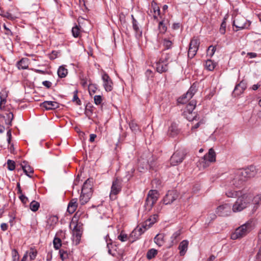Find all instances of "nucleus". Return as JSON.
<instances>
[{"label": "nucleus", "instance_id": "obj_1", "mask_svg": "<svg viewBox=\"0 0 261 261\" xmlns=\"http://www.w3.org/2000/svg\"><path fill=\"white\" fill-rule=\"evenodd\" d=\"M226 195L231 198L238 197L232 207V210L234 213L241 212L246 208L252 197L250 194L242 193L241 191L228 190L226 192Z\"/></svg>", "mask_w": 261, "mask_h": 261}, {"label": "nucleus", "instance_id": "obj_2", "mask_svg": "<svg viewBox=\"0 0 261 261\" xmlns=\"http://www.w3.org/2000/svg\"><path fill=\"white\" fill-rule=\"evenodd\" d=\"M251 223L247 222L236 229L231 234L232 240H237L245 236L251 230Z\"/></svg>", "mask_w": 261, "mask_h": 261}, {"label": "nucleus", "instance_id": "obj_3", "mask_svg": "<svg viewBox=\"0 0 261 261\" xmlns=\"http://www.w3.org/2000/svg\"><path fill=\"white\" fill-rule=\"evenodd\" d=\"M158 192L156 190H151L149 191L146 199L144 206L145 210L149 211L158 199Z\"/></svg>", "mask_w": 261, "mask_h": 261}, {"label": "nucleus", "instance_id": "obj_4", "mask_svg": "<svg viewBox=\"0 0 261 261\" xmlns=\"http://www.w3.org/2000/svg\"><path fill=\"white\" fill-rule=\"evenodd\" d=\"M186 156V153L184 150H177L174 152L170 158V162L172 166H176L182 162Z\"/></svg>", "mask_w": 261, "mask_h": 261}, {"label": "nucleus", "instance_id": "obj_5", "mask_svg": "<svg viewBox=\"0 0 261 261\" xmlns=\"http://www.w3.org/2000/svg\"><path fill=\"white\" fill-rule=\"evenodd\" d=\"M122 187V180L118 177L116 178L112 182L110 198L111 199H115L116 196L121 191Z\"/></svg>", "mask_w": 261, "mask_h": 261}, {"label": "nucleus", "instance_id": "obj_6", "mask_svg": "<svg viewBox=\"0 0 261 261\" xmlns=\"http://www.w3.org/2000/svg\"><path fill=\"white\" fill-rule=\"evenodd\" d=\"M256 173V167L251 165L245 169H238L237 174L238 176H242L246 181L248 178L255 176Z\"/></svg>", "mask_w": 261, "mask_h": 261}, {"label": "nucleus", "instance_id": "obj_7", "mask_svg": "<svg viewBox=\"0 0 261 261\" xmlns=\"http://www.w3.org/2000/svg\"><path fill=\"white\" fill-rule=\"evenodd\" d=\"M216 161V153L213 148L209 149L207 153L205 154L201 159L200 164H202L203 168L209 166L210 163L215 162Z\"/></svg>", "mask_w": 261, "mask_h": 261}, {"label": "nucleus", "instance_id": "obj_8", "mask_svg": "<svg viewBox=\"0 0 261 261\" xmlns=\"http://www.w3.org/2000/svg\"><path fill=\"white\" fill-rule=\"evenodd\" d=\"M199 44L200 41L197 38L194 37L191 40L188 53V56L189 58L192 59L196 55L199 48Z\"/></svg>", "mask_w": 261, "mask_h": 261}, {"label": "nucleus", "instance_id": "obj_9", "mask_svg": "<svg viewBox=\"0 0 261 261\" xmlns=\"http://www.w3.org/2000/svg\"><path fill=\"white\" fill-rule=\"evenodd\" d=\"M233 25L238 30H242L247 28L249 26V23L243 16L237 15L233 21Z\"/></svg>", "mask_w": 261, "mask_h": 261}, {"label": "nucleus", "instance_id": "obj_10", "mask_svg": "<svg viewBox=\"0 0 261 261\" xmlns=\"http://www.w3.org/2000/svg\"><path fill=\"white\" fill-rule=\"evenodd\" d=\"M238 170L235 171L230 176V185L236 188L241 187L245 181L242 176L238 175Z\"/></svg>", "mask_w": 261, "mask_h": 261}, {"label": "nucleus", "instance_id": "obj_11", "mask_svg": "<svg viewBox=\"0 0 261 261\" xmlns=\"http://www.w3.org/2000/svg\"><path fill=\"white\" fill-rule=\"evenodd\" d=\"M231 205L230 204H223L217 207L216 213L219 216H227L231 213Z\"/></svg>", "mask_w": 261, "mask_h": 261}, {"label": "nucleus", "instance_id": "obj_12", "mask_svg": "<svg viewBox=\"0 0 261 261\" xmlns=\"http://www.w3.org/2000/svg\"><path fill=\"white\" fill-rule=\"evenodd\" d=\"M178 197V192L175 190L169 191L163 199L165 204H169L172 203Z\"/></svg>", "mask_w": 261, "mask_h": 261}, {"label": "nucleus", "instance_id": "obj_13", "mask_svg": "<svg viewBox=\"0 0 261 261\" xmlns=\"http://www.w3.org/2000/svg\"><path fill=\"white\" fill-rule=\"evenodd\" d=\"M102 80L105 90L107 92L111 91L113 89V82L110 76L106 72L102 75Z\"/></svg>", "mask_w": 261, "mask_h": 261}, {"label": "nucleus", "instance_id": "obj_14", "mask_svg": "<svg viewBox=\"0 0 261 261\" xmlns=\"http://www.w3.org/2000/svg\"><path fill=\"white\" fill-rule=\"evenodd\" d=\"M146 230L142 227V225L139 228H135L129 235L130 241L133 242L138 239L141 235L143 234Z\"/></svg>", "mask_w": 261, "mask_h": 261}, {"label": "nucleus", "instance_id": "obj_15", "mask_svg": "<svg viewBox=\"0 0 261 261\" xmlns=\"http://www.w3.org/2000/svg\"><path fill=\"white\" fill-rule=\"evenodd\" d=\"M158 218V215L156 214L151 216L150 218L142 223V227H143L145 230L148 229L156 222Z\"/></svg>", "mask_w": 261, "mask_h": 261}, {"label": "nucleus", "instance_id": "obj_16", "mask_svg": "<svg viewBox=\"0 0 261 261\" xmlns=\"http://www.w3.org/2000/svg\"><path fill=\"white\" fill-rule=\"evenodd\" d=\"M92 183L93 179L88 178L87 179L83 184L82 192H84L85 194H89L90 193L92 194Z\"/></svg>", "mask_w": 261, "mask_h": 261}, {"label": "nucleus", "instance_id": "obj_17", "mask_svg": "<svg viewBox=\"0 0 261 261\" xmlns=\"http://www.w3.org/2000/svg\"><path fill=\"white\" fill-rule=\"evenodd\" d=\"M168 65L166 63H164L161 60H159V61H156L155 63V67L156 68V71L159 73H163L166 72L168 69Z\"/></svg>", "mask_w": 261, "mask_h": 261}, {"label": "nucleus", "instance_id": "obj_18", "mask_svg": "<svg viewBox=\"0 0 261 261\" xmlns=\"http://www.w3.org/2000/svg\"><path fill=\"white\" fill-rule=\"evenodd\" d=\"M41 106L46 110H53L58 108L59 104L56 101H45L41 104Z\"/></svg>", "mask_w": 261, "mask_h": 261}, {"label": "nucleus", "instance_id": "obj_19", "mask_svg": "<svg viewBox=\"0 0 261 261\" xmlns=\"http://www.w3.org/2000/svg\"><path fill=\"white\" fill-rule=\"evenodd\" d=\"M22 169L25 174L29 177H31L32 175L34 172L33 169L25 161H23L21 164Z\"/></svg>", "mask_w": 261, "mask_h": 261}, {"label": "nucleus", "instance_id": "obj_20", "mask_svg": "<svg viewBox=\"0 0 261 261\" xmlns=\"http://www.w3.org/2000/svg\"><path fill=\"white\" fill-rule=\"evenodd\" d=\"M189 245V242L187 240H183L181 241L178 246L179 250V254L180 256H183L185 254L187 251Z\"/></svg>", "mask_w": 261, "mask_h": 261}, {"label": "nucleus", "instance_id": "obj_21", "mask_svg": "<svg viewBox=\"0 0 261 261\" xmlns=\"http://www.w3.org/2000/svg\"><path fill=\"white\" fill-rule=\"evenodd\" d=\"M77 199L76 198H74L72 199L68 203L67 211L70 214H72L75 211L77 206Z\"/></svg>", "mask_w": 261, "mask_h": 261}, {"label": "nucleus", "instance_id": "obj_22", "mask_svg": "<svg viewBox=\"0 0 261 261\" xmlns=\"http://www.w3.org/2000/svg\"><path fill=\"white\" fill-rule=\"evenodd\" d=\"M196 101L192 100L190 103L186 106L183 115H187L188 113L189 115H191L193 113V110L195 109L196 107Z\"/></svg>", "mask_w": 261, "mask_h": 261}, {"label": "nucleus", "instance_id": "obj_23", "mask_svg": "<svg viewBox=\"0 0 261 261\" xmlns=\"http://www.w3.org/2000/svg\"><path fill=\"white\" fill-rule=\"evenodd\" d=\"M161 20L159 21L158 29L161 33L164 34L167 29V27L166 25L165 19L163 18L162 16H160Z\"/></svg>", "mask_w": 261, "mask_h": 261}, {"label": "nucleus", "instance_id": "obj_24", "mask_svg": "<svg viewBox=\"0 0 261 261\" xmlns=\"http://www.w3.org/2000/svg\"><path fill=\"white\" fill-rule=\"evenodd\" d=\"M138 164V170L140 172H142L143 170L147 169L148 167V162L143 159H139Z\"/></svg>", "mask_w": 261, "mask_h": 261}, {"label": "nucleus", "instance_id": "obj_25", "mask_svg": "<svg viewBox=\"0 0 261 261\" xmlns=\"http://www.w3.org/2000/svg\"><path fill=\"white\" fill-rule=\"evenodd\" d=\"M92 194L90 193L89 194H85L84 192H82L80 198V201L81 204L84 205L90 199Z\"/></svg>", "mask_w": 261, "mask_h": 261}, {"label": "nucleus", "instance_id": "obj_26", "mask_svg": "<svg viewBox=\"0 0 261 261\" xmlns=\"http://www.w3.org/2000/svg\"><path fill=\"white\" fill-rule=\"evenodd\" d=\"M57 73L59 77L64 78L67 75L68 70L65 68V66L62 65L58 68Z\"/></svg>", "mask_w": 261, "mask_h": 261}, {"label": "nucleus", "instance_id": "obj_27", "mask_svg": "<svg viewBox=\"0 0 261 261\" xmlns=\"http://www.w3.org/2000/svg\"><path fill=\"white\" fill-rule=\"evenodd\" d=\"M133 28L135 32L136 36L137 37H140L142 36V31L140 29L138 23L136 20H134L133 22Z\"/></svg>", "mask_w": 261, "mask_h": 261}, {"label": "nucleus", "instance_id": "obj_28", "mask_svg": "<svg viewBox=\"0 0 261 261\" xmlns=\"http://www.w3.org/2000/svg\"><path fill=\"white\" fill-rule=\"evenodd\" d=\"M154 243L159 247L162 246L164 243V236L162 234H158L154 238Z\"/></svg>", "mask_w": 261, "mask_h": 261}, {"label": "nucleus", "instance_id": "obj_29", "mask_svg": "<svg viewBox=\"0 0 261 261\" xmlns=\"http://www.w3.org/2000/svg\"><path fill=\"white\" fill-rule=\"evenodd\" d=\"M28 60L27 59H22L17 63V67L19 69H25L28 68Z\"/></svg>", "mask_w": 261, "mask_h": 261}, {"label": "nucleus", "instance_id": "obj_30", "mask_svg": "<svg viewBox=\"0 0 261 261\" xmlns=\"http://www.w3.org/2000/svg\"><path fill=\"white\" fill-rule=\"evenodd\" d=\"M216 66V63H215L211 60H207L205 62V68L210 71L213 70L215 69Z\"/></svg>", "mask_w": 261, "mask_h": 261}, {"label": "nucleus", "instance_id": "obj_31", "mask_svg": "<svg viewBox=\"0 0 261 261\" xmlns=\"http://www.w3.org/2000/svg\"><path fill=\"white\" fill-rule=\"evenodd\" d=\"M180 234V230H178L173 233V234L171 237V241L172 244H176L177 243V239L179 238Z\"/></svg>", "mask_w": 261, "mask_h": 261}, {"label": "nucleus", "instance_id": "obj_32", "mask_svg": "<svg viewBox=\"0 0 261 261\" xmlns=\"http://www.w3.org/2000/svg\"><path fill=\"white\" fill-rule=\"evenodd\" d=\"M40 206L39 202L35 200L32 201L30 204V208L33 212H36Z\"/></svg>", "mask_w": 261, "mask_h": 261}, {"label": "nucleus", "instance_id": "obj_33", "mask_svg": "<svg viewBox=\"0 0 261 261\" xmlns=\"http://www.w3.org/2000/svg\"><path fill=\"white\" fill-rule=\"evenodd\" d=\"M157 253L158 251L154 249H151L147 252V258L149 259H152L157 254Z\"/></svg>", "mask_w": 261, "mask_h": 261}, {"label": "nucleus", "instance_id": "obj_34", "mask_svg": "<svg viewBox=\"0 0 261 261\" xmlns=\"http://www.w3.org/2000/svg\"><path fill=\"white\" fill-rule=\"evenodd\" d=\"M170 58H171V56H170V54H167V53H166V54L163 53L162 55L161 58L160 59V60H161V61H162L163 62H164V63H166L167 65H168V64L170 62Z\"/></svg>", "mask_w": 261, "mask_h": 261}, {"label": "nucleus", "instance_id": "obj_35", "mask_svg": "<svg viewBox=\"0 0 261 261\" xmlns=\"http://www.w3.org/2000/svg\"><path fill=\"white\" fill-rule=\"evenodd\" d=\"M196 91V86H195L194 85H193L190 87V88L188 91V92L186 93L187 95L189 96V99L192 98V97L193 96V95L195 93Z\"/></svg>", "mask_w": 261, "mask_h": 261}, {"label": "nucleus", "instance_id": "obj_36", "mask_svg": "<svg viewBox=\"0 0 261 261\" xmlns=\"http://www.w3.org/2000/svg\"><path fill=\"white\" fill-rule=\"evenodd\" d=\"M129 125L131 130L135 133H136L139 131V128L138 124L134 121H131L129 123Z\"/></svg>", "mask_w": 261, "mask_h": 261}, {"label": "nucleus", "instance_id": "obj_37", "mask_svg": "<svg viewBox=\"0 0 261 261\" xmlns=\"http://www.w3.org/2000/svg\"><path fill=\"white\" fill-rule=\"evenodd\" d=\"M244 91V90L242 89L240 87H238V85H237L234 89L232 94L234 96H238L242 94Z\"/></svg>", "mask_w": 261, "mask_h": 261}, {"label": "nucleus", "instance_id": "obj_38", "mask_svg": "<svg viewBox=\"0 0 261 261\" xmlns=\"http://www.w3.org/2000/svg\"><path fill=\"white\" fill-rule=\"evenodd\" d=\"M60 257L62 261H64L68 257L67 251L61 249L59 251Z\"/></svg>", "mask_w": 261, "mask_h": 261}, {"label": "nucleus", "instance_id": "obj_39", "mask_svg": "<svg viewBox=\"0 0 261 261\" xmlns=\"http://www.w3.org/2000/svg\"><path fill=\"white\" fill-rule=\"evenodd\" d=\"M54 247L55 249L58 250L61 246V240L60 238H55L53 241Z\"/></svg>", "mask_w": 261, "mask_h": 261}, {"label": "nucleus", "instance_id": "obj_40", "mask_svg": "<svg viewBox=\"0 0 261 261\" xmlns=\"http://www.w3.org/2000/svg\"><path fill=\"white\" fill-rule=\"evenodd\" d=\"M190 99H189V96L187 95V93H186L178 98L177 102L179 103H185Z\"/></svg>", "mask_w": 261, "mask_h": 261}, {"label": "nucleus", "instance_id": "obj_41", "mask_svg": "<svg viewBox=\"0 0 261 261\" xmlns=\"http://www.w3.org/2000/svg\"><path fill=\"white\" fill-rule=\"evenodd\" d=\"M109 237V235L107 234L106 237H105V239H106V241L107 243V248L108 249V253L113 255V256H115V253L113 252L112 249H111V247H112V243L111 242H109L108 241V239L107 238Z\"/></svg>", "mask_w": 261, "mask_h": 261}, {"label": "nucleus", "instance_id": "obj_42", "mask_svg": "<svg viewBox=\"0 0 261 261\" xmlns=\"http://www.w3.org/2000/svg\"><path fill=\"white\" fill-rule=\"evenodd\" d=\"M7 168L10 171H13L15 168V163L14 161L8 160L7 161Z\"/></svg>", "mask_w": 261, "mask_h": 261}, {"label": "nucleus", "instance_id": "obj_43", "mask_svg": "<svg viewBox=\"0 0 261 261\" xmlns=\"http://www.w3.org/2000/svg\"><path fill=\"white\" fill-rule=\"evenodd\" d=\"M183 116L187 118V120H188L189 121H192L194 120H197V115L195 114V113H192L191 115H189L188 113H187V115H183Z\"/></svg>", "mask_w": 261, "mask_h": 261}, {"label": "nucleus", "instance_id": "obj_44", "mask_svg": "<svg viewBox=\"0 0 261 261\" xmlns=\"http://www.w3.org/2000/svg\"><path fill=\"white\" fill-rule=\"evenodd\" d=\"M163 44L165 48L167 49L171 48L172 45V42L167 39L163 40Z\"/></svg>", "mask_w": 261, "mask_h": 261}, {"label": "nucleus", "instance_id": "obj_45", "mask_svg": "<svg viewBox=\"0 0 261 261\" xmlns=\"http://www.w3.org/2000/svg\"><path fill=\"white\" fill-rule=\"evenodd\" d=\"M72 35L74 37H78L80 34V29L77 25L72 28Z\"/></svg>", "mask_w": 261, "mask_h": 261}, {"label": "nucleus", "instance_id": "obj_46", "mask_svg": "<svg viewBox=\"0 0 261 261\" xmlns=\"http://www.w3.org/2000/svg\"><path fill=\"white\" fill-rule=\"evenodd\" d=\"M88 89L90 94L92 95L95 93L97 90V87L94 84H89Z\"/></svg>", "mask_w": 261, "mask_h": 261}, {"label": "nucleus", "instance_id": "obj_47", "mask_svg": "<svg viewBox=\"0 0 261 261\" xmlns=\"http://www.w3.org/2000/svg\"><path fill=\"white\" fill-rule=\"evenodd\" d=\"M226 23L225 19L221 23L219 31L221 34H224L226 31Z\"/></svg>", "mask_w": 261, "mask_h": 261}, {"label": "nucleus", "instance_id": "obj_48", "mask_svg": "<svg viewBox=\"0 0 261 261\" xmlns=\"http://www.w3.org/2000/svg\"><path fill=\"white\" fill-rule=\"evenodd\" d=\"M74 95L72 99L73 101H75L78 105H81V101L77 96V91L75 90L74 91Z\"/></svg>", "mask_w": 261, "mask_h": 261}, {"label": "nucleus", "instance_id": "obj_49", "mask_svg": "<svg viewBox=\"0 0 261 261\" xmlns=\"http://www.w3.org/2000/svg\"><path fill=\"white\" fill-rule=\"evenodd\" d=\"M216 51V47L212 45L209 46L207 49V55L211 57H212Z\"/></svg>", "mask_w": 261, "mask_h": 261}, {"label": "nucleus", "instance_id": "obj_50", "mask_svg": "<svg viewBox=\"0 0 261 261\" xmlns=\"http://www.w3.org/2000/svg\"><path fill=\"white\" fill-rule=\"evenodd\" d=\"M169 132H170V135L171 136H174L178 133V130L176 128V127L173 125L169 127Z\"/></svg>", "mask_w": 261, "mask_h": 261}, {"label": "nucleus", "instance_id": "obj_51", "mask_svg": "<svg viewBox=\"0 0 261 261\" xmlns=\"http://www.w3.org/2000/svg\"><path fill=\"white\" fill-rule=\"evenodd\" d=\"M94 103L96 105H100L102 102V97L100 95H95L94 97Z\"/></svg>", "mask_w": 261, "mask_h": 261}, {"label": "nucleus", "instance_id": "obj_52", "mask_svg": "<svg viewBox=\"0 0 261 261\" xmlns=\"http://www.w3.org/2000/svg\"><path fill=\"white\" fill-rule=\"evenodd\" d=\"M1 14L3 15L5 17H7L8 19L10 20H14L17 18L16 16L13 15L12 14L9 12H6L4 14L2 13Z\"/></svg>", "mask_w": 261, "mask_h": 261}, {"label": "nucleus", "instance_id": "obj_53", "mask_svg": "<svg viewBox=\"0 0 261 261\" xmlns=\"http://www.w3.org/2000/svg\"><path fill=\"white\" fill-rule=\"evenodd\" d=\"M37 252L36 250L31 249L29 252V256H30V259L34 260L37 255Z\"/></svg>", "mask_w": 261, "mask_h": 261}, {"label": "nucleus", "instance_id": "obj_54", "mask_svg": "<svg viewBox=\"0 0 261 261\" xmlns=\"http://www.w3.org/2000/svg\"><path fill=\"white\" fill-rule=\"evenodd\" d=\"M253 201L255 204H258L261 202V194H258L253 198Z\"/></svg>", "mask_w": 261, "mask_h": 261}, {"label": "nucleus", "instance_id": "obj_55", "mask_svg": "<svg viewBox=\"0 0 261 261\" xmlns=\"http://www.w3.org/2000/svg\"><path fill=\"white\" fill-rule=\"evenodd\" d=\"M19 198L23 204H26L28 202V198L23 194L19 195Z\"/></svg>", "mask_w": 261, "mask_h": 261}, {"label": "nucleus", "instance_id": "obj_56", "mask_svg": "<svg viewBox=\"0 0 261 261\" xmlns=\"http://www.w3.org/2000/svg\"><path fill=\"white\" fill-rule=\"evenodd\" d=\"M135 171L134 168L132 167L129 171L127 172V175L126 177L127 178V180H128L132 177L133 173Z\"/></svg>", "mask_w": 261, "mask_h": 261}, {"label": "nucleus", "instance_id": "obj_57", "mask_svg": "<svg viewBox=\"0 0 261 261\" xmlns=\"http://www.w3.org/2000/svg\"><path fill=\"white\" fill-rule=\"evenodd\" d=\"M12 255L14 261H17L19 260V254L18 252L16 250H13Z\"/></svg>", "mask_w": 261, "mask_h": 261}, {"label": "nucleus", "instance_id": "obj_58", "mask_svg": "<svg viewBox=\"0 0 261 261\" xmlns=\"http://www.w3.org/2000/svg\"><path fill=\"white\" fill-rule=\"evenodd\" d=\"M73 231H75L76 232V236L78 238H80L81 237V233L80 229L78 228L77 224L75 225L74 226Z\"/></svg>", "mask_w": 261, "mask_h": 261}, {"label": "nucleus", "instance_id": "obj_59", "mask_svg": "<svg viewBox=\"0 0 261 261\" xmlns=\"http://www.w3.org/2000/svg\"><path fill=\"white\" fill-rule=\"evenodd\" d=\"M7 117L8 120L9 121V122L8 123V124L11 125V122L13 119V114L12 112H9L7 114Z\"/></svg>", "mask_w": 261, "mask_h": 261}, {"label": "nucleus", "instance_id": "obj_60", "mask_svg": "<svg viewBox=\"0 0 261 261\" xmlns=\"http://www.w3.org/2000/svg\"><path fill=\"white\" fill-rule=\"evenodd\" d=\"M118 238L121 242H124L126 241L127 238V236L126 234H122V233L118 237Z\"/></svg>", "mask_w": 261, "mask_h": 261}, {"label": "nucleus", "instance_id": "obj_61", "mask_svg": "<svg viewBox=\"0 0 261 261\" xmlns=\"http://www.w3.org/2000/svg\"><path fill=\"white\" fill-rule=\"evenodd\" d=\"M237 85H238V87H240L244 90L247 88V84H246V82H245L244 81H241L240 83L237 84Z\"/></svg>", "mask_w": 261, "mask_h": 261}, {"label": "nucleus", "instance_id": "obj_62", "mask_svg": "<svg viewBox=\"0 0 261 261\" xmlns=\"http://www.w3.org/2000/svg\"><path fill=\"white\" fill-rule=\"evenodd\" d=\"M254 261H261V246L255 256V259Z\"/></svg>", "mask_w": 261, "mask_h": 261}, {"label": "nucleus", "instance_id": "obj_63", "mask_svg": "<svg viewBox=\"0 0 261 261\" xmlns=\"http://www.w3.org/2000/svg\"><path fill=\"white\" fill-rule=\"evenodd\" d=\"M42 84L44 86L46 87L47 88H50L51 86V83L48 81H45L42 82Z\"/></svg>", "mask_w": 261, "mask_h": 261}, {"label": "nucleus", "instance_id": "obj_64", "mask_svg": "<svg viewBox=\"0 0 261 261\" xmlns=\"http://www.w3.org/2000/svg\"><path fill=\"white\" fill-rule=\"evenodd\" d=\"M4 28L5 29V30L6 31V32H5V34L7 35H13V33L12 32H11V31L7 27L6 25V24H4Z\"/></svg>", "mask_w": 261, "mask_h": 261}]
</instances>
